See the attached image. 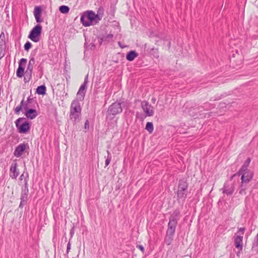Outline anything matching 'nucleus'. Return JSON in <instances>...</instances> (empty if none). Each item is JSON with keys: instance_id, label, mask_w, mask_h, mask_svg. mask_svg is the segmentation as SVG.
I'll list each match as a JSON object with an SVG mask.
<instances>
[{"instance_id": "nucleus-3", "label": "nucleus", "mask_w": 258, "mask_h": 258, "mask_svg": "<svg viewBox=\"0 0 258 258\" xmlns=\"http://www.w3.org/2000/svg\"><path fill=\"white\" fill-rule=\"evenodd\" d=\"M187 188L188 184L185 180L182 179L179 181L177 191V200L178 202L184 201L187 195Z\"/></svg>"}, {"instance_id": "nucleus-15", "label": "nucleus", "mask_w": 258, "mask_h": 258, "mask_svg": "<svg viewBox=\"0 0 258 258\" xmlns=\"http://www.w3.org/2000/svg\"><path fill=\"white\" fill-rule=\"evenodd\" d=\"M41 13V7L40 6L35 7L34 10V16L37 23H41L43 22V19L40 18Z\"/></svg>"}, {"instance_id": "nucleus-12", "label": "nucleus", "mask_w": 258, "mask_h": 258, "mask_svg": "<svg viewBox=\"0 0 258 258\" xmlns=\"http://www.w3.org/2000/svg\"><path fill=\"white\" fill-rule=\"evenodd\" d=\"M238 174H242L241 183L242 184L248 183L252 178V173L250 171H244L242 173H237Z\"/></svg>"}, {"instance_id": "nucleus-17", "label": "nucleus", "mask_w": 258, "mask_h": 258, "mask_svg": "<svg viewBox=\"0 0 258 258\" xmlns=\"http://www.w3.org/2000/svg\"><path fill=\"white\" fill-rule=\"evenodd\" d=\"M24 114L27 118L30 119H33L38 115L37 111L34 109L27 110Z\"/></svg>"}, {"instance_id": "nucleus-28", "label": "nucleus", "mask_w": 258, "mask_h": 258, "mask_svg": "<svg viewBox=\"0 0 258 258\" xmlns=\"http://www.w3.org/2000/svg\"><path fill=\"white\" fill-rule=\"evenodd\" d=\"M35 58L33 57H31L29 61V63H28L27 68H28L29 69L33 70V66L35 64Z\"/></svg>"}, {"instance_id": "nucleus-30", "label": "nucleus", "mask_w": 258, "mask_h": 258, "mask_svg": "<svg viewBox=\"0 0 258 258\" xmlns=\"http://www.w3.org/2000/svg\"><path fill=\"white\" fill-rule=\"evenodd\" d=\"M23 103H24V99H23L21 101L20 105H19V106H17L15 108V113L18 114L20 113V111L23 108Z\"/></svg>"}, {"instance_id": "nucleus-33", "label": "nucleus", "mask_w": 258, "mask_h": 258, "mask_svg": "<svg viewBox=\"0 0 258 258\" xmlns=\"http://www.w3.org/2000/svg\"><path fill=\"white\" fill-rule=\"evenodd\" d=\"M245 188H246L244 186V184H242L241 183V186H240V190H239V194H241V195H245V194H246Z\"/></svg>"}, {"instance_id": "nucleus-23", "label": "nucleus", "mask_w": 258, "mask_h": 258, "mask_svg": "<svg viewBox=\"0 0 258 258\" xmlns=\"http://www.w3.org/2000/svg\"><path fill=\"white\" fill-rule=\"evenodd\" d=\"M36 93L39 95H44L46 93V87L44 85L38 86L36 89Z\"/></svg>"}, {"instance_id": "nucleus-21", "label": "nucleus", "mask_w": 258, "mask_h": 258, "mask_svg": "<svg viewBox=\"0 0 258 258\" xmlns=\"http://www.w3.org/2000/svg\"><path fill=\"white\" fill-rule=\"evenodd\" d=\"M6 49L5 41L0 40V59L2 58L5 55V52Z\"/></svg>"}, {"instance_id": "nucleus-10", "label": "nucleus", "mask_w": 258, "mask_h": 258, "mask_svg": "<svg viewBox=\"0 0 258 258\" xmlns=\"http://www.w3.org/2000/svg\"><path fill=\"white\" fill-rule=\"evenodd\" d=\"M141 107L147 116H152L154 114L153 107L146 101L142 102Z\"/></svg>"}, {"instance_id": "nucleus-25", "label": "nucleus", "mask_w": 258, "mask_h": 258, "mask_svg": "<svg viewBox=\"0 0 258 258\" xmlns=\"http://www.w3.org/2000/svg\"><path fill=\"white\" fill-rule=\"evenodd\" d=\"M113 37V34H108L106 35L103 36L101 39L102 41L109 42V41H110L112 40Z\"/></svg>"}, {"instance_id": "nucleus-31", "label": "nucleus", "mask_w": 258, "mask_h": 258, "mask_svg": "<svg viewBox=\"0 0 258 258\" xmlns=\"http://www.w3.org/2000/svg\"><path fill=\"white\" fill-rule=\"evenodd\" d=\"M37 71H38L37 73L38 74V77L39 78H41L43 74L42 66L41 65L38 66L37 67Z\"/></svg>"}, {"instance_id": "nucleus-38", "label": "nucleus", "mask_w": 258, "mask_h": 258, "mask_svg": "<svg viewBox=\"0 0 258 258\" xmlns=\"http://www.w3.org/2000/svg\"><path fill=\"white\" fill-rule=\"evenodd\" d=\"M84 127H85V129H88L89 128V121L88 120H87L85 121Z\"/></svg>"}, {"instance_id": "nucleus-34", "label": "nucleus", "mask_w": 258, "mask_h": 258, "mask_svg": "<svg viewBox=\"0 0 258 258\" xmlns=\"http://www.w3.org/2000/svg\"><path fill=\"white\" fill-rule=\"evenodd\" d=\"M180 211L178 209H176L175 210H174L173 211L172 215H173L174 217H176V218H177L179 219V217H180Z\"/></svg>"}, {"instance_id": "nucleus-43", "label": "nucleus", "mask_w": 258, "mask_h": 258, "mask_svg": "<svg viewBox=\"0 0 258 258\" xmlns=\"http://www.w3.org/2000/svg\"><path fill=\"white\" fill-rule=\"evenodd\" d=\"M254 246H258V243L257 242L253 244L252 248H254Z\"/></svg>"}, {"instance_id": "nucleus-42", "label": "nucleus", "mask_w": 258, "mask_h": 258, "mask_svg": "<svg viewBox=\"0 0 258 258\" xmlns=\"http://www.w3.org/2000/svg\"><path fill=\"white\" fill-rule=\"evenodd\" d=\"M32 100H33V99L31 98L30 97H29L27 98L26 102L29 104V103H31L32 102Z\"/></svg>"}, {"instance_id": "nucleus-2", "label": "nucleus", "mask_w": 258, "mask_h": 258, "mask_svg": "<svg viewBox=\"0 0 258 258\" xmlns=\"http://www.w3.org/2000/svg\"><path fill=\"white\" fill-rule=\"evenodd\" d=\"M82 108L80 102L78 99H74L72 101L70 110V119L74 123L78 122L80 121L81 115Z\"/></svg>"}, {"instance_id": "nucleus-7", "label": "nucleus", "mask_w": 258, "mask_h": 258, "mask_svg": "<svg viewBox=\"0 0 258 258\" xmlns=\"http://www.w3.org/2000/svg\"><path fill=\"white\" fill-rule=\"evenodd\" d=\"M88 82V75H87L84 79L83 84L80 86L79 91L77 94V98L75 99H78V101H82L84 99L87 90V85Z\"/></svg>"}, {"instance_id": "nucleus-40", "label": "nucleus", "mask_w": 258, "mask_h": 258, "mask_svg": "<svg viewBox=\"0 0 258 258\" xmlns=\"http://www.w3.org/2000/svg\"><path fill=\"white\" fill-rule=\"evenodd\" d=\"M71 249V243L69 242L67 244V252L68 253Z\"/></svg>"}, {"instance_id": "nucleus-13", "label": "nucleus", "mask_w": 258, "mask_h": 258, "mask_svg": "<svg viewBox=\"0 0 258 258\" xmlns=\"http://www.w3.org/2000/svg\"><path fill=\"white\" fill-rule=\"evenodd\" d=\"M19 174V172L17 169V163H13L10 168V176L13 179H16Z\"/></svg>"}, {"instance_id": "nucleus-11", "label": "nucleus", "mask_w": 258, "mask_h": 258, "mask_svg": "<svg viewBox=\"0 0 258 258\" xmlns=\"http://www.w3.org/2000/svg\"><path fill=\"white\" fill-rule=\"evenodd\" d=\"M26 62L27 59L24 58H21L19 61V67L16 72V75L18 77L22 78L24 75Z\"/></svg>"}, {"instance_id": "nucleus-5", "label": "nucleus", "mask_w": 258, "mask_h": 258, "mask_svg": "<svg viewBox=\"0 0 258 258\" xmlns=\"http://www.w3.org/2000/svg\"><path fill=\"white\" fill-rule=\"evenodd\" d=\"M24 120H25V118L20 117L15 121L16 126L20 133H26L28 132L30 128V124L28 121H25L21 123Z\"/></svg>"}, {"instance_id": "nucleus-26", "label": "nucleus", "mask_w": 258, "mask_h": 258, "mask_svg": "<svg viewBox=\"0 0 258 258\" xmlns=\"http://www.w3.org/2000/svg\"><path fill=\"white\" fill-rule=\"evenodd\" d=\"M59 11L62 14H67L70 11V8L67 6H61L59 7Z\"/></svg>"}, {"instance_id": "nucleus-32", "label": "nucleus", "mask_w": 258, "mask_h": 258, "mask_svg": "<svg viewBox=\"0 0 258 258\" xmlns=\"http://www.w3.org/2000/svg\"><path fill=\"white\" fill-rule=\"evenodd\" d=\"M178 220H179V219L177 218H176V217H174L173 215H172L171 214V215L170 216V218H169V222L177 224Z\"/></svg>"}, {"instance_id": "nucleus-24", "label": "nucleus", "mask_w": 258, "mask_h": 258, "mask_svg": "<svg viewBox=\"0 0 258 258\" xmlns=\"http://www.w3.org/2000/svg\"><path fill=\"white\" fill-rule=\"evenodd\" d=\"M173 236L174 235L167 234L166 233V237L164 239V242L166 245H169L171 243Z\"/></svg>"}, {"instance_id": "nucleus-8", "label": "nucleus", "mask_w": 258, "mask_h": 258, "mask_svg": "<svg viewBox=\"0 0 258 258\" xmlns=\"http://www.w3.org/2000/svg\"><path fill=\"white\" fill-rule=\"evenodd\" d=\"M236 174H234L230 177V181H227L225 183L224 187L222 188L223 192L227 195H232L234 191V185L232 182V179Z\"/></svg>"}, {"instance_id": "nucleus-39", "label": "nucleus", "mask_w": 258, "mask_h": 258, "mask_svg": "<svg viewBox=\"0 0 258 258\" xmlns=\"http://www.w3.org/2000/svg\"><path fill=\"white\" fill-rule=\"evenodd\" d=\"M137 247L139 248L142 251V252H144V247L143 245H137Z\"/></svg>"}, {"instance_id": "nucleus-14", "label": "nucleus", "mask_w": 258, "mask_h": 258, "mask_svg": "<svg viewBox=\"0 0 258 258\" xmlns=\"http://www.w3.org/2000/svg\"><path fill=\"white\" fill-rule=\"evenodd\" d=\"M26 149V145L24 144H21L16 148L14 155L16 157H20Z\"/></svg>"}, {"instance_id": "nucleus-27", "label": "nucleus", "mask_w": 258, "mask_h": 258, "mask_svg": "<svg viewBox=\"0 0 258 258\" xmlns=\"http://www.w3.org/2000/svg\"><path fill=\"white\" fill-rule=\"evenodd\" d=\"M150 133L153 132L154 130V126L152 122H148L146 123V128H145Z\"/></svg>"}, {"instance_id": "nucleus-29", "label": "nucleus", "mask_w": 258, "mask_h": 258, "mask_svg": "<svg viewBox=\"0 0 258 258\" xmlns=\"http://www.w3.org/2000/svg\"><path fill=\"white\" fill-rule=\"evenodd\" d=\"M107 156L105 160V166H108L109 164V163L111 160V158H112L111 154L108 150L107 151Z\"/></svg>"}, {"instance_id": "nucleus-37", "label": "nucleus", "mask_w": 258, "mask_h": 258, "mask_svg": "<svg viewBox=\"0 0 258 258\" xmlns=\"http://www.w3.org/2000/svg\"><path fill=\"white\" fill-rule=\"evenodd\" d=\"M23 108L24 110H25V111H26L27 110H28L30 109L28 108V103L26 101H24Z\"/></svg>"}, {"instance_id": "nucleus-44", "label": "nucleus", "mask_w": 258, "mask_h": 258, "mask_svg": "<svg viewBox=\"0 0 258 258\" xmlns=\"http://www.w3.org/2000/svg\"><path fill=\"white\" fill-rule=\"evenodd\" d=\"M23 177H24V174H22V175L20 176V179L21 180H22L23 179Z\"/></svg>"}, {"instance_id": "nucleus-36", "label": "nucleus", "mask_w": 258, "mask_h": 258, "mask_svg": "<svg viewBox=\"0 0 258 258\" xmlns=\"http://www.w3.org/2000/svg\"><path fill=\"white\" fill-rule=\"evenodd\" d=\"M245 231V228H240L238 229V232L235 234V235L238 234V233H240L239 235L243 236L244 233Z\"/></svg>"}, {"instance_id": "nucleus-16", "label": "nucleus", "mask_w": 258, "mask_h": 258, "mask_svg": "<svg viewBox=\"0 0 258 258\" xmlns=\"http://www.w3.org/2000/svg\"><path fill=\"white\" fill-rule=\"evenodd\" d=\"M243 236L238 235V234L235 235L234 239V244L235 246L239 249L240 250L242 249L243 247Z\"/></svg>"}, {"instance_id": "nucleus-18", "label": "nucleus", "mask_w": 258, "mask_h": 258, "mask_svg": "<svg viewBox=\"0 0 258 258\" xmlns=\"http://www.w3.org/2000/svg\"><path fill=\"white\" fill-rule=\"evenodd\" d=\"M177 224L176 223H172L171 222H168V228L166 231L167 234L174 235L175 229L177 226Z\"/></svg>"}, {"instance_id": "nucleus-41", "label": "nucleus", "mask_w": 258, "mask_h": 258, "mask_svg": "<svg viewBox=\"0 0 258 258\" xmlns=\"http://www.w3.org/2000/svg\"><path fill=\"white\" fill-rule=\"evenodd\" d=\"M5 34H4V32H2L1 35H0V40H5Z\"/></svg>"}, {"instance_id": "nucleus-9", "label": "nucleus", "mask_w": 258, "mask_h": 258, "mask_svg": "<svg viewBox=\"0 0 258 258\" xmlns=\"http://www.w3.org/2000/svg\"><path fill=\"white\" fill-rule=\"evenodd\" d=\"M122 109L120 102H114L108 108V112L110 114L115 115L122 112Z\"/></svg>"}, {"instance_id": "nucleus-1", "label": "nucleus", "mask_w": 258, "mask_h": 258, "mask_svg": "<svg viewBox=\"0 0 258 258\" xmlns=\"http://www.w3.org/2000/svg\"><path fill=\"white\" fill-rule=\"evenodd\" d=\"M102 16L98 14H96L93 11L87 12L81 17V22L83 26L85 27L94 25L97 24L101 20Z\"/></svg>"}, {"instance_id": "nucleus-20", "label": "nucleus", "mask_w": 258, "mask_h": 258, "mask_svg": "<svg viewBox=\"0 0 258 258\" xmlns=\"http://www.w3.org/2000/svg\"><path fill=\"white\" fill-rule=\"evenodd\" d=\"M138 55V53H137L134 50L130 51L126 56V58L128 61H133L136 57H137Z\"/></svg>"}, {"instance_id": "nucleus-4", "label": "nucleus", "mask_w": 258, "mask_h": 258, "mask_svg": "<svg viewBox=\"0 0 258 258\" xmlns=\"http://www.w3.org/2000/svg\"><path fill=\"white\" fill-rule=\"evenodd\" d=\"M28 175L27 174V177L24 179V187L21 189V197H20V204L19 205L20 208H23L24 206L25 205L28 201V195L29 193L28 188Z\"/></svg>"}, {"instance_id": "nucleus-22", "label": "nucleus", "mask_w": 258, "mask_h": 258, "mask_svg": "<svg viewBox=\"0 0 258 258\" xmlns=\"http://www.w3.org/2000/svg\"><path fill=\"white\" fill-rule=\"evenodd\" d=\"M33 70L29 69L27 68L26 71H25V77L24 78V80L25 82L29 81L32 78Z\"/></svg>"}, {"instance_id": "nucleus-35", "label": "nucleus", "mask_w": 258, "mask_h": 258, "mask_svg": "<svg viewBox=\"0 0 258 258\" xmlns=\"http://www.w3.org/2000/svg\"><path fill=\"white\" fill-rule=\"evenodd\" d=\"M32 46L31 43L29 41H27L24 45V49L26 51H28Z\"/></svg>"}, {"instance_id": "nucleus-6", "label": "nucleus", "mask_w": 258, "mask_h": 258, "mask_svg": "<svg viewBox=\"0 0 258 258\" xmlns=\"http://www.w3.org/2000/svg\"><path fill=\"white\" fill-rule=\"evenodd\" d=\"M41 31L42 26L37 24L30 31L28 38L34 42H38L40 40Z\"/></svg>"}, {"instance_id": "nucleus-19", "label": "nucleus", "mask_w": 258, "mask_h": 258, "mask_svg": "<svg viewBox=\"0 0 258 258\" xmlns=\"http://www.w3.org/2000/svg\"><path fill=\"white\" fill-rule=\"evenodd\" d=\"M251 159L250 158H248L246 161L244 162V164L242 166L241 168L240 169V170L238 171V173H242L244 171H249L247 169V168L249 165V163L250 162Z\"/></svg>"}]
</instances>
